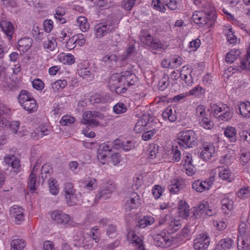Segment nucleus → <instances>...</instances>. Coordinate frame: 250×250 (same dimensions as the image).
<instances>
[{
	"label": "nucleus",
	"instance_id": "f257e3e1",
	"mask_svg": "<svg viewBox=\"0 0 250 250\" xmlns=\"http://www.w3.org/2000/svg\"><path fill=\"white\" fill-rule=\"evenodd\" d=\"M176 142L181 149L193 148L198 144L195 133L192 130H185L181 131L178 134Z\"/></svg>",
	"mask_w": 250,
	"mask_h": 250
},
{
	"label": "nucleus",
	"instance_id": "f03ea898",
	"mask_svg": "<svg viewBox=\"0 0 250 250\" xmlns=\"http://www.w3.org/2000/svg\"><path fill=\"white\" fill-rule=\"evenodd\" d=\"M140 39L142 43L152 49L159 50L165 49V44L160 40L154 39L147 31L142 30L140 35Z\"/></svg>",
	"mask_w": 250,
	"mask_h": 250
},
{
	"label": "nucleus",
	"instance_id": "7ed1b4c3",
	"mask_svg": "<svg viewBox=\"0 0 250 250\" xmlns=\"http://www.w3.org/2000/svg\"><path fill=\"white\" fill-rule=\"evenodd\" d=\"M214 117L219 120L227 121L231 118L232 114L230 112V108L226 104L221 106L214 104L211 107Z\"/></svg>",
	"mask_w": 250,
	"mask_h": 250
},
{
	"label": "nucleus",
	"instance_id": "20e7f679",
	"mask_svg": "<svg viewBox=\"0 0 250 250\" xmlns=\"http://www.w3.org/2000/svg\"><path fill=\"white\" fill-rule=\"evenodd\" d=\"M63 191L67 204L70 206H74L79 203V199L75 194L76 190L71 182H65L63 185Z\"/></svg>",
	"mask_w": 250,
	"mask_h": 250
},
{
	"label": "nucleus",
	"instance_id": "39448f33",
	"mask_svg": "<svg viewBox=\"0 0 250 250\" xmlns=\"http://www.w3.org/2000/svg\"><path fill=\"white\" fill-rule=\"evenodd\" d=\"M118 27V23L116 22L99 23L95 27L96 36L97 38H101L113 32Z\"/></svg>",
	"mask_w": 250,
	"mask_h": 250
},
{
	"label": "nucleus",
	"instance_id": "423d86ee",
	"mask_svg": "<svg viewBox=\"0 0 250 250\" xmlns=\"http://www.w3.org/2000/svg\"><path fill=\"white\" fill-rule=\"evenodd\" d=\"M50 217L57 224H64L68 226H73V221L69 216L60 210H55L49 212Z\"/></svg>",
	"mask_w": 250,
	"mask_h": 250
},
{
	"label": "nucleus",
	"instance_id": "0eeeda50",
	"mask_svg": "<svg viewBox=\"0 0 250 250\" xmlns=\"http://www.w3.org/2000/svg\"><path fill=\"white\" fill-rule=\"evenodd\" d=\"M172 236L169 233L167 234L165 232H162L160 234L154 235L153 239L154 244L158 247L166 248L171 246Z\"/></svg>",
	"mask_w": 250,
	"mask_h": 250
},
{
	"label": "nucleus",
	"instance_id": "6e6552de",
	"mask_svg": "<svg viewBox=\"0 0 250 250\" xmlns=\"http://www.w3.org/2000/svg\"><path fill=\"white\" fill-rule=\"evenodd\" d=\"M210 241V239L207 234H200L194 241V248L196 250H206Z\"/></svg>",
	"mask_w": 250,
	"mask_h": 250
},
{
	"label": "nucleus",
	"instance_id": "1a4fd4ad",
	"mask_svg": "<svg viewBox=\"0 0 250 250\" xmlns=\"http://www.w3.org/2000/svg\"><path fill=\"white\" fill-rule=\"evenodd\" d=\"M140 205V200L138 194L136 192H132L125 204V209L126 211H130L138 207Z\"/></svg>",
	"mask_w": 250,
	"mask_h": 250
},
{
	"label": "nucleus",
	"instance_id": "9d476101",
	"mask_svg": "<svg viewBox=\"0 0 250 250\" xmlns=\"http://www.w3.org/2000/svg\"><path fill=\"white\" fill-rule=\"evenodd\" d=\"M115 187L113 184H107L101 188L95 197V200H105L110 197V194L115 190Z\"/></svg>",
	"mask_w": 250,
	"mask_h": 250
},
{
	"label": "nucleus",
	"instance_id": "9b49d317",
	"mask_svg": "<svg viewBox=\"0 0 250 250\" xmlns=\"http://www.w3.org/2000/svg\"><path fill=\"white\" fill-rule=\"evenodd\" d=\"M11 215L14 217L18 224H20L24 220V210L22 208L18 205H14L9 209Z\"/></svg>",
	"mask_w": 250,
	"mask_h": 250
},
{
	"label": "nucleus",
	"instance_id": "f8f14e48",
	"mask_svg": "<svg viewBox=\"0 0 250 250\" xmlns=\"http://www.w3.org/2000/svg\"><path fill=\"white\" fill-rule=\"evenodd\" d=\"M203 150L200 153L201 158L207 161L210 159L215 152L214 146L212 144H205L203 145Z\"/></svg>",
	"mask_w": 250,
	"mask_h": 250
},
{
	"label": "nucleus",
	"instance_id": "ddd939ff",
	"mask_svg": "<svg viewBox=\"0 0 250 250\" xmlns=\"http://www.w3.org/2000/svg\"><path fill=\"white\" fill-rule=\"evenodd\" d=\"M208 208V203L204 202L191 208V213L192 214L191 217L195 219L199 218L205 212V210Z\"/></svg>",
	"mask_w": 250,
	"mask_h": 250
},
{
	"label": "nucleus",
	"instance_id": "4468645a",
	"mask_svg": "<svg viewBox=\"0 0 250 250\" xmlns=\"http://www.w3.org/2000/svg\"><path fill=\"white\" fill-rule=\"evenodd\" d=\"M33 41L30 38H24L19 40L18 42V49L20 51L25 52L32 46Z\"/></svg>",
	"mask_w": 250,
	"mask_h": 250
},
{
	"label": "nucleus",
	"instance_id": "2eb2a0df",
	"mask_svg": "<svg viewBox=\"0 0 250 250\" xmlns=\"http://www.w3.org/2000/svg\"><path fill=\"white\" fill-rule=\"evenodd\" d=\"M0 26L8 38L11 39L14 33V26L12 23L11 22L3 20L0 22Z\"/></svg>",
	"mask_w": 250,
	"mask_h": 250
},
{
	"label": "nucleus",
	"instance_id": "dca6fc26",
	"mask_svg": "<svg viewBox=\"0 0 250 250\" xmlns=\"http://www.w3.org/2000/svg\"><path fill=\"white\" fill-rule=\"evenodd\" d=\"M178 210L180 216L184 219H187L189 216V207L186 201L180 200L178 203Z\"/></svg>",
	"mask_w": 250,
	"mask_h": 250
},
{
	"label": "nucleus",
	"instance_id": "f3484780",
	"mask_svg": "<svg viewBox=\"0 0 250 250\" xmlns=\"http://www.w3.org/2000/svg\"><path fill=\"white\" fill-rule=\"evenodd\" d=\"M88 242L87 238L84 236L82 231L78 232L73 236V244L75 247H81L84 245L85 243Z\"/></svg>",
	"mask_w": 250,
	"mask_h": 250
},
{
	"label": "nucleus",
	"instance_id": "a211bd4d",
	"mask_svg": "<svg viewBox=\"0 0 250 250\" xmlns=\"http://www.w3.org/2000/svg\"><path fill=\"white\" fill-rule=\"evenodd\" d=\"M237 247L239 250H249L250 249V238L247 236H238Z\"/></svg>",
	"mask_w": 250,
	"mask_h": 250
},
{
	"label": "nucleus",
	"instance_id": "6ab92c4d",
	"mask_svg": "<svg viewBox=\"0 0 250 250\" xmlns=\"http://www.w3.org/2000/svg\"><path fill=\"white\" fill-rule=\"evenodd\" d=\"M233 241L229 238H226L220 240L216 248V250H226L230 249L233 245Z\"/></svg>",
	"mask_w": 250,
	"mask_h": 250
},
{
	"label": "nucleus",
	"instance_id": "aec40b11",
	"mask_svg": "<svg viewBox=\"0 0 250 250\" xmlns=\"http://www.w3.org/2000/svg\"><path fill=\"white\" fill-rule=\"evenodd\" d=\"M5 162L12 168L15 169V171L18 172L20 170V161L14 155L8 157H5L4 159Z\"/></svg>",
	"mask_w": 250,
	"mask_h": 250
},
{
	"label": "nucleus",
	"instance_id": "412c9836",
	"mask_svg": "<svg viewBox=\"0 0 250 250\" xmlns=\"http://www.w3.org/2000/svg\"><path fill=\"white\" fill-rule=\"evenodd\" d=\"M192 187L193 189L199 192H202L209 188V185L207 180L204 181H201L199 180H195L192 183Z\"/></svg>",
	"mask_w": 250,
	"mask_h": 250
},
{
	"label": "nucleus",
	"instance_id": "4be33fe9",
	"mask_svg": "<svg viewBox=\"0 0 250 250\" xmlns=\"http://www.w3.org/2000/svg\"><path fill=\"white\" fill-rule=\"evenodd\" d=\"M110 100L111 97L109 94L91 96L90 99V102L93 104H104L107 103Z\"/></svg>",
	"mask_w": 250,
	"mask_h": 250
},
{
	"label": "nucleus",
	"instance_id": "5701e85b",
	"mask_svg": "<svg viewBox=\"0 0 250 250\" xmlns=\"http://www.w3.org/2000/svg\"><path fill=\"white\" fill-rule=\"evenodd\" d=\"M224 134L225 136L229 139L231 142L235 143L237 140L236 130L230 126H228L224 130Z\"/></svg>",
	"mask_w": 250,
	"mask_h": 250
},
{
	"label": "nucleus",
	"instance_id": "b1692460",
	"mask_svg": "<svg viewBox=\"0 0 250 250\" xmlns=\"http://www.w3.org/2000/svg\"><path fill=\"white\" fill-rule=\"evenodd\" d=\"M84 123L93 126H97L99 123L92 117V111H85L83 114Z\"/></svg>",
	"mask_w": 250,
	"mask_h": 250
},
{
	"label": "nucleus",
	"instance_id": "393cba45",
	"mask_svg": "<svg viewBox=\"0 0 250 250\" xmlns=\"http://www.w3.org/2000/svg\"><path fill=\"white\" fill-rule=\"evenodd\" d=\"M19 84V81H14L13 79H3L0 83L2 87L13 90L18 88Z\"/></svg>",
	"mask_w": 250,
	"mask_h": 250
},
{
	"label": "nucleus",
	"instance_id": "a878e982",
	"mask_svg": "<svg viewBox=\"0 0 250 250\" xmlns=\"http://www.w3.org/2000/svg\"><path fill=\"white\" fill-rule=\"evenodd\" d=\"M162 117L167 119L170 122H173L177 119L176 111L173 110L170 107H167L163 112Z\"/></svg>",
	"mask_w": 250,
	"mask_h": 250
},
{
	"label": "nucleus",
	"instance_id": "bb28decb",
	"mask_svg": "<svg viewBox=\"0 0 250 250\" xmlns=\"http://www.w3.org/2000/svg\"><path fill=\"white\" fill-rule=\"evenodd\" d=\"M58 59L63 64H72L75 62L74 57L70 54L65 55L64 53H61L58 56Z\"/></svg>",
	"mask_w": 250,
	"mask_h": 250
},
{
	"label": "nucleus",
	"instance_id": "cd10ccee",
	"mask_svg": "<svg viewBox=\"0 0 250 250\" xmlns=\"http://www.w3.org/2000/svg\"><path fill=\"white\" fill-rule=\"evenodd\" d=\"M23 109L29 112H33L37 110V102L33 98L23 104L21 105Z\"/></svg>",
	"mask_w": 250,
	"mask_h": 250
},
{
	"label": "nucleus",
	"instance_id": "c85d7f7f",
	"mask_svg": "<svg viewBox=\"0 0 250 250\" xmlns=\"http://www.w3.org/2000/svg\"><path fill=\"white\" fill-rule=\"evenodd\" d=\"M154 218L151 216H145L143 219H140L136 225V227L140 228H145L153 223Z\"/></svg>",
	"mask_w": 250,
	"mask_h": 250
},
{
	"label": "nucleus",
	"instance_id": "c756f323",
	"mask_svg": "<svg viewBox=\"0 0 250 250\" xmlns=\"http://www.w3.org/2000/svg\"><path fill=\"white\" fill-rule=\"evenodd\" d=\"M183 188V186L180 184V181L174 180L168 186V190L171 193L176 194L182 189Z\"/></svg>",
	"mask_w": 250,
	"mask_h": 250
},
{
	"label": "nucleus",
	"instance_id": "7c9ffc66",
	"mask_svg": "<svg viewBox=\"0 0 250 250\" xmlns=\"http://www.w3.org/2000/svg\"><path fill=\"white\" fill-rule=\"evenodd\" d=\"M48 186L50 193L56 195L59 192V187L57 181L54 178H51L48 180Z\"/></svg>",
	"mask_w": 250,
	"mask_h": 250
},
{
	"label": "nucleus",
	"instance_id": "2f4dec72",
	"mask_svg": "<svg viewBox=\"0 0 250 250\" xmlns=\"http://www.w3.org/2000/svg\"><path fill=\"white\" fill-rule=\"evenodd\" d=\"M26 245L25 242L21 239L13 240L11 243V250H21Z\"/></svg>",
	"mask_w": 250,
	"mask_h": 250
},
{
	"label": "nucleus",
	"instance_id": "473e14b6",
	"mask_svg": "<svg viewBox=\"0 0 250 250\" xmlns=\"http://www.w3.org/2000/svg\"><path fill=\"white\" fill-rule=\"evenodd\" d=\"M240 54V52L238 50H231L226 56L225 60L226 62L229 63H232L237 59V56H239Z\"/></svg>",
	"mask_w": 250,
	"mask_h": 250
},
{
	"label": "nucleus",
	"instance_id": "72a5a7b5",
	"mask_svg": "<svg viewBox=\"0 0 250 250\" xmlns=\"http://www.w3.org/2000/svg\"><path fill=\"white\" fill-rule=\"evenodd\" d=\"M33 98L31 94L25 90H22L18 96L19 103L22 105L23 104Z\"/></svg>",
	"mask_w": 250,
	"mask_h": 250
},
{
	"label": "nucleus",
	"instance_id": "f704fd0d",
	"mask_svg": "<svg viewBox=\"0 0 250 250\" xmlns=\"http://www.w3.org/2000/svg\"><path fill=\"white\" fill-rule=\"evenodd\" d=\"M127 237L128 239H130L132 243L135 244L137 247H139L140 245H144L142 239L137 235L133 231H130L128 233Z\"/></svg>",
	"mask_w": 250,
	"mask_h": 250
},
{
	"label": "nucleus",
	"instance_id": "c9c22d12",
	"mask_svg": "<svg viewBox=\"0 0 250 250\" xmlns=\"http://www.w3.org/2000/svg\"><path fill=\"white\" fill-rule=\"evenodd\" d=\"M239 110L240 114L244 117H250V103H243L240 104Z\"/></svg>",
	"mask_w": 250,
	"mask_h": 250
},
{
	"label": "nucleus",
	"instance_id": "e433bc0d",
	"mask_svg": "<svg viewBox=\"0 0 250 250\" xmlns=\"http://www.w3.org/2000/svg\"><path fill=\"white\" fill-rule=\"evenodd\" d=\"M222 209L225 210V213H227L226 209L230 211L233 208V201L229 198H225L221 201Z\"/></svg>",
	"mask_w": 250,
	"mask_h": 250
},
{
	"label": "nucleus",
	"instance_id": "4c0bfd02",
	"mask_svg": "<svg viewBox=\"0 0 250 250\" xmlns=\"http://www.w3.org/2000/svg\"><path fill=\"white\" fill-rule=\"evenodd\" d=\"M80 28L83 32L86 31L89 28V24L87 22V19L83 16H80L77 19Z\"/></svg>",
	"mask_w": 250,
	"mask_h": 250
},
{
	"label": "nucleus",
	"instance_id": "58836bf2",
	"mask_svg": "<svg viewBox=\"0 0 250 250\" xmlns=\"http://www.w3.org/2000/svg\"><path fill=\"white\" fill-rule=\"evenodd\" d=\"M28 186L30 188V191H34L36 189V175L33 171L31 172L29 176Z\"/></svg>",
	"mask_w": 250,
	"mask_h": 250
},
{
	"label": "nucleus",
	"instance_id": "ea45409f",
	"mask_svg": "<svg viewBox=\"0 0 250 250\" xmlns=\"http://www.w3.org/2000/svg\"><path fill=\"white\" fill-rule=\"evenodd\" d=\"M67 85V82L65 79H58L57 81L51 83L52 88L57 91L60 88H63Z\"/></svg>",
	"mask_w": 250,
	"mask_h": 250
},
{
	"label": "nucleus",
	"instance_id": "a19ab883",
	"mask_svg": "<svg viewBox=\"0 0 250 250\" xmlns=\"http://www.w3.org/2000/svg\"><path fill=\"white\" fill-rule=\"evenodd\" d=\"M113 109L115 113L119 114L125 112L127 110V108L124 104L119 102L113 106Z\"/></svg>",
	"mask_w": 250,
	"mask_h": 250
},
{
	"label": "nucleus",
	"instance_id": "79ce46f5",
	"mask_svg": "<svg viewBox=\"0 0 250 250\" xmlns=\"http://www.w3.org/2000/svg\"><path fill=\"white\" fill-rule=\"evenodd\" d=\"M151 5L154 9L160 12L164 13L166 10L165 6L160 0H152Z\"/></svg>",
	"mask_w": 250,
	"mask_h": 250
},
{
	"label": "nucleus",
	"instance_id": "37998d69",
	"mask_svg": "<svg viewBox=\"0 0 250 250\" xmlns=\"http://www.w3.org/2000/svg\"><path fill=\"white\" fill-rule=\"evenodd\" d=\"M75 119L71 115H67L63 116L61 119L60 123L62 125H67L74 123Z\"/></svg>",
	"mask_w": 250,
	"mask_h": 250
},
{
	"label": "nucleus",
	"instance_id": "c03bdc74",
	"mask_svg": "<svg viewBox=\"0 0 250 250\" xmlns=\"http://www.w3.org/2000/svg\"><path fill=\"white\" fill-rule=\"evenodd\" d=\"M205 93V89L201 87L200 86L197 85L194 87L192 89L190 90L189 94L191 95H195L199 96L204 94Z\"/></svg>",
	"mask_w": 250,
	"mask_h": 250
},
{
	"label": "nucleus",
	"instance_id": "a18cd8bd",
	"mask_svg": "<svg viewBox=\"0 0 250 250\" xmlns=\"http://www.w3.org/2000/svg\"><path fill=\"white\" fill-rule=\"evenodd\" d=\"M106 234L109 237H115L118 234L116 227L113 225H109L106 229Z\"/></svg>",
	"mask_w": 250,
	"mask_h": 250
},
{
	"label": "nucleus",
	"instance_id": "49530a36",
	"mask_svg": "<svg viewBox=\"0 0 250 250\" xmlns=\"http://www.w3.org/2000/svg\"><path fill=\"white\" fill-rule=\"evenodd\" d=\"M204 14L208 22L209 21L212 22V23L210 24V26H212L216 19V16L215 12L213 11H211L208 12L204 13Z\"/></svg>",
	"mask_w": 250,
	"mask_h": 250
},
{
	"label": "nucleus",
	"instance_id": "de8ad7c7",
	"mask_svg": "<svg viewBox=\"0 0 250 250\" xmlns=\"http://www.w3.org/2000/svg\"><path fill=\"white\" fill-rule=\"evenodd\" d=\"M168 79H160L157 84V88L158 90L163 91L166 89L169 85V82Z\"/></svg>",
	"mask_w": 250,
	"mask_h": 250
},
{
	"label": "nucleus",
	"instance_id": "09e8293b",
	"mask_svg": "<svg viewBox=\"0 0 250 250\" xmlns=\"http://www.w3.org/2000/svg\"><path fill=\"white\" fill-rule=\"evenodd\" d=\"M250 59V43L249 44V48L247 51L246 58L242 59L240 62V67L242 69H244L247 68V63Z\"/></svg>",
	"mask_w": 250,
	"mask_h": 250
},
{
	"label": "nucleus",
	"instance_id": "8fccbe9b",
	"mask_svg": "<svg viewBox=\"0 0 250 250\" xmlns=\"http://www.w3.org/2000/svg\"><path fill=\"white\" fill-rule=\"evenodd\" d=\"M110 162L114 166H118L122 160L121 155L118 153H114L110 157Z\"/></svg>",
	"mask_w": 250,
	"mask_h": 250
},
{
	"label": "nucleus",
	"instance_id": "3c124183",
	"mask_svg": "<svg viewBox=\"0 0 250 250\" xmlns=\"http://www.w3.org/2000/svg\"><path fill=\"white\" fill-rule=\"evenodd\" d=\"M136 1V0H123L122 4L125 9L130 11L135 4Z\"/></svg>",
	"mask_w": 250,
	"mask_h": 250
},
{
	"label": "nucleus",
	"instance_id": "603ef678",
	"mask_svg": "<svg viewBox=\"0 0 250 250\" xmlns=\"http://www.w3.org/2000/svg\"><path fill=\"white\" fill-rule=\"evenodd\" d=\"M231 173L229 169H225L222 168L219 173V176L223 180L229 179Z\"/></svg>",
	"mask_w": 250,
	"mask_h": 250
},
{
	"label": "nucleus",
	"instance_id": "864d4df0",
	"mask_svg": "<svg viewBox=\"0 0 250 250\" xmlns=\"http://www.w3.org/2000/svg\"><path fill=\"white\" fill-rule=\"evenodd\" d=\"M97 187V184L96 179L95 178H91L83 188L89 190H92L95 189Z\"/></svg>",
	"mask_w": 250,
	"mask_h": 250
},
{
	"label": "nucleus",
	"instance_id": "5fc2aeb1",
	"mask_svg": "<svg viewBox=\"0 0 250 250\" xmlns=\"http://www.w3.org/2000/svg\"><path fill=\"white\" fill-rule=\"evenodd\" d=\"M49 131L48 129L43 127L41 129H36L34 131V134H37V136L36 138L38 139L39 138H42L43 136L48 135Z\"/></svg>",
	"mask_w": 250,
	"mask_h": 250
},
{
	"label": "nucleus",
	"instance_id": "6e6d98bb",
	"mask_svg": "<svg viewBox=\"0 0 250 250\" xmlns=\"http://www.w3.org/2000/svg\"><path fill=\"white\" fill-rule=\"evenodd\" d=\"M156 132L157 130L154 129L145 132L142 135L143 140L146 141L149 140L156 134Z\"/></svg>",
	"mask_w": 250,
	"mask_h": 250
},
{
	"label": "nucleus",
	"instance_id": "4d7b16f0",
	"mask_svg": "<svg viewBox=\"0 0 250 250\" xmlns=\"http://www.w3.org/2000/svg\"><path fill=\"white\" fill-rule=\"evenodd\" d=\"M32 84L33 88L38 90L42 89L44 85L41 79H34L32 82Z\"/></svg>",
	"mask_w": 250,
	"mask_h": 250
},
{
	"label": "nucleus",
	"instance_id": "13d9d810",
	"mask_svg": "<svg viewBox=\"0 0 250 250\" xmlns=\"http://www.w3.org/2000/svg\"><path fill=\"white\" fill-rule=\"evenodd\" d=\"M152 194L156 199L160 198L162 193V188L159 185H155L152 190Z\"/></svg>",
	"mask_w": 250,
	"mask_h": 250
},
{
	"label": "nucleus",
	"instance_id": "bf43d9fd",
	"mask_svg": "<svg viewBox=\"0 0 250 250\" xmlns=\"http://www.w3.org/2000/svg\"><path fill=\"white\" fill-rule=\"evenodd\" d=\"M113 149V147L111 146L110 145H106L105 143L104 144H101L99 146L98 152L101 153H106L107 151L110 152Z\"/></svg>",
	"mask_w": 250,
	"mask_h": 250
},
{
	"label": "nucleus",
	"instance_id": "052dcab7",
	"mask_svg": "<svg viewBox=\"0 0 250 250\" xmlns=\"http://www.w3.org/2000/svg\"><path fill=\"white\" fill-rule=\"evenodd\" d=\"M53 22L51 20H46L43 22L44 30L49 33L53 29Z\"/></svg>",
	"mask_w": 250,
	"mask_h": 250
},
{
	"label": "nucleus",
	"instance_id": "680f3d73",
	"mask_svg": "<svg viewBox=\"0 0 250 250\" xmlns=\"http://www.w3.org/2000/svg\"><path fill=\"white\" fill-rule=\"evenodd\" d=\"M20 123L19 121H13L8 123V128H10L14 133H17L19 129Z\"/></svg>",
	"mask_w": 250,
	"mask_h": 250
},
{
	"label": "nucleus",
	"instance_id": "e2e57ef3",
	"mask_svg": "<svg viewBox=\"0 0 250 250\" xmlns=\"http://www.w3.org/2000/svg\"><path fill=\"white\" fill-rule=\"evenodd\" d=\"M76 36H73L70 38L66 43V47L68 49H72L76 47L77 40H75Z\"/></svg>",
	"mask_w": 250,
	"mask_h": 250
},
{
	"label": "nucleus",
	"instance_id": "0e129e2a",
	"mask_svg": "<svg viewBox=\"0 0 250 250\" xmlns=\"http://www.w3.org/2000/svg\"><path fill=\"white\" fill-rule=\"evenodd\" d=\"M201 126H203L205 128L210 129L213 125L212 122L209 120L207 118H203L200 122Z\"/></svg>",
	"mask_w": 250,
	"mask_h": 250
},
{
	"label": "nucleus",
	"instance_id": "69168bd1",
	"mask_svg": "<svg viewBox=\"0 0 250 250\" xmlns=\"http://www.w3.org/2000/svg\"><path fill=\"white\" fill-rule=\"evenodd\" d=\"M250 188L249 187L242 188L237 193L238 197L241 198L247 197L250 193Z\"/></svg>",
	"mask_w": 250,
	"mask_h": 250
},
{
	"label": "nucleus",
	"instance_id": "338daca9",
	"mask_svg": "<svg viewBox=\"0 0 250 250\" xmlns=\"http://www.w3.org/2000/svg\"><path fill=\"white\" fill-rule=\"evenodd\" d=\"M56 45V43L55 42V41L53 42L48 39L47 41L43 42L44 47L50 51H53L55 49Z\"/></svg>",
	"mask_w": 250,
	"mask_h": 250
},
{
	"label": "nucleus",
	"instance_id": "774afa93",
	"mask_svg": "<svg viewBox=\"0 0 250 250\" xmlns=\"http://www.w3.org/2000/svg\"><path fill=\"white\" fill-rule=\"evenodd\" d=\"M135 48L133 46L130 45L129 46L125 52L121 57V60L123 61H125L130 55L134 52Z\"/></svg>",
	"mask_w": 250,
	"mask_h": 250
}]
</instances>
